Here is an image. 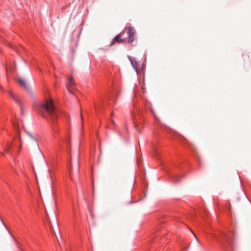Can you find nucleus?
<instances>
[{
  "label": "nucleus",
  "mask_w": 251,
  "mask_h": 251,
  "mask_svg": "<svg viewBox=\"0 0 251 251\" xmlns=\"http://www.w3.org/2000/svg\"><path fill=\"white\" fill-rule=\"evenodd\" d=\"M38 110L43 118L51 122L52 131L53 136L55 137L59 133V129L55 123L58 114L52 100L46 98L45 102L39 105Z\"/></svg>",
  "instance_id": "nucleus-1"
},
{
  "label": "nucleus",
  "mask_w": 251,
  "mask_h": 251,
  "mask_svg": "<svg viewBox=\"0 0 251 251\" xmlns=\"http://www.w3.org/2000/svg\"><path fill=\"white\" fill-rule=\"evenodd\" d=\"M127 37H124L126 31H123L113 38L110 46L113 45L116 42L132 43L135 39V29L133 27L129 26L127 28Z\"/></svg>",
  "instance_id": "nucleus-2"
},
{
  "label": "nucleus",
  "mask_w": 251,
  "mask_h": 251,
  "mask_svg": "<svg viewBox=\"0 0 251 251\" xmlns=\"http://www.w3.org/2000/svg\"><path fill=\"white\" fill-rule=\"evenodd\" d=\"M75 83L74 82L73 78L72 77H70L68 79V83L67 85V88L70 93L71 92V90L75 89Z\"/></svg>",
  "instance_id": "nucleus-3"
},
{
  "label": "nucleus",
  "mask_w": 251,
  "mask_h": 251,
  "mask_svg": "<svg viewBox=\"0 0 251 251\" xmlns=\"http://www.w3.org/2000/svg\"><path fill=\"white\" fill-rule=\"evenodd\" d=\"M16 81L18 83H19L22 87H23L24 89H27L28 86L25 80H24L23 78L18 77L16 79Z\"/></svg>",
  "instance_id": "nucleus-4"
},
{
  "label": "nucleus",
  "mask_w": 251,
  "mask_h": 251,
  "mask_svg": "<svg viewBox=\"0 0 251 251\" xmlns=\"http://www.w3.org/2000/svg\"><path fill=\"white\" fill-rule=\"evenodd\" d=\"M130 62L133 66V67L135 69L137 70V62L134 59H131L130 58Z\"/></svg>",
  "instance_id": "nucleus-5"
},
{
  "label": "nucleus",
  "mask_w": 251,
  "mask_h": 251,
  "mask_svg": "<svg viewBox=\"0 0 251 251\" xmlns=\"http://www.w3.org/2000/svg\"><path fill=\"white\" fill-rule=\"evenodd\" d=\"M28 135H29L31 140L35 144H37V139H36V138L30 134H29Z\"/></svg>",
  "instance_id": "nucleus-6"
},
{
  "label": "nucleus",
  "mask_w": 251,
  "mask_h": 251,
  "mask_svg": "<svg viewBox=\"0 0 251 251\" xmlns=\"http://www.w3.org/2000/svg\"><path fill=\"white\" fill-rule=\"evenodd\" d=\"M8 94L9 96L15 100H17V99L16 97L14 96V95L13 94V93L11 92H9Z\"/></svg>",
  "instance_id": "nucleus-7"
},
{
  "label": "nucleus",
  "mask_w": 251,
  "mask_h": 251,
  "mask_svg": "<svg viewBox=\"0 0 251 251\" xmlns=\"http://www.w3.org/2000/svg\"><path fill=\"white\" fill-rule=\"evenodd\" d=\"M11 145V143H9L7 145V147L6 148V149L4 150V151L5 152H8L9 151V150L10 149V146Z\"/></svg>",
  "instance_id": "nucleus-8"
},
{
  "label": "nucleus",
  "mask_w": 251,
  "mask_h": 251,
  "mask_svg": "<svg viewBox=\"0 0 251 251\" xmlns=\"http://www.w3.org/2000/svg\"><path fill=\"white\" fill-rule=\"evenodd\" d=\"M109 124L110 125H111V124L113 126H115V125H116L115 122L112 119H110L109 120Z\"/></svg>",
  "instance_id": "nucleus-9"
},
{
  "label": "nucleus",
  "mask_w": 251,
  "mask_h": 251,
  "mask_svg": "<svg viewBox=\"0 0 251 251\" xmlns=\"http://www.w3.org/2000/svg\"><path fill=\"white\" fill-rule=\"evenodd\" d=\"M140 85H141V87L143 91L144 90H145V89H146V88H145V84L144 82H143L142 83H141Z\"/></svg>",
  "instance_id": "nucleus-10"
},
{
  "label": "nucleus",
  "mask_w": 251,
  "mask_h": 251,
  "mask_svg": "<svg viewBox=\"0 0 251 251\" xmlns=\"http://www.w3.org/2000/svg\"><path fill=\"white\" fill-rule=\"evenodd\" d=\"M132 120L134 122V123L135 124V126H136V125L135 120V118H134V116L133 113H132Z\"/></svg>",
  "instance_id": "nucleus-11"
},
{
  "label": "nucleus",
  "mask_w": 251,
  "mask_h": 251,
  "mask_svg": "<svg viewBox=\"0 0 251 251\" xmlns=\"http://www.w3.org/2000/svg\"><path fill=\"white\" fill-rule=\"evenodd\" d=\"M224 238L227 241H228V239H227L228 237H227V236L225 234H224Z\"/></svg>",
  "instance_id": "nucleus-12"
},
{
  "label": "nucleus",
  "mask_w": 251,
  "mask_h": 251,
  "mask_svg": "<svg viewBox=\"0 0 251 251\" xmlns=\"http://www.w3.org/2000/svg\"><path fill=\"white\" fill-rule=\"evenodd\" d=\"M0 89L1 90V91H4V90H3V89L2 87V86H1L0 85Z\"/></svg>",
  "instance_id": "nucleus-13"
},
{
  "label": "nucleus",
  "mask_w": 251,
  "mask_h": 251,
  "mask_svg": "<svg viewBox=\"0 0 251 251\" xmlns=\"http://www.w3.org/2000/svg\"><path fill=\"white\" fill-rule=\"evenodd\" d=\"M111 116H113V112H112L111 114Z\"/></svg>",
  "instance_id": "nucleus-14"
},
{
  "label": "nucleus",
  "mask_w": 251,
  "mask_h": 251,
  "mask_svg": "<svg viewBox=\"0 0 251 251\" xmlns=\"http://www.w3.org/2000/svg\"><path fill=\"white\" fill-rule=\"evenodd\" d=\"M154 117L155 118H156V116L155 115H154Z\"/></svg>",
  "instance_id": "nucleus-15"
}]
</instances>
